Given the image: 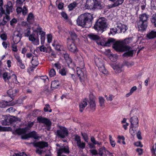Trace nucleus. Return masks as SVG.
Returning <instances> with one entry per match:
<instances>
[{"label":"nucleus","instance_id":"obj_53","mask_svg":"<svg viewBox=\"0 0 156 156\" xmlns=\"http://www.w3.org/2000/svg\"><path fill=\"white\" fill-rule=\"evenodd\" d=\"M116 28H113L111 29L110 33L112 34H115L116 33H119ZM110 34V33H109Z\"/></svg>","mask_w":156,"mask_h":156},{"label":"nucleus","instance_id":"obj_26","mask_svg":"<svg viewBox=\"0 0 156 156\" xmlns=\"http://www.w3.org/2000/svg\"><path fill=\"white\" fill-rule=\"evenodd\" d=\"M88 37L91 40L98 41L100 39V37L97 35L93 34H88Z\"/></svg>","mask_w":156,"mask_h":156},{"label":"nucleus","instance_id":"obj_47","mask_svg":"<svg viewBox=\"0 0 156 156\" xmlns=\"http://www.w3.org/2000/svg\"><path fill=\"white\" fill-rule=\"evenodd\" d=\"M67 71L66 69L62 68L59 71V73L62 76L66 75Z\"/></svg>","mask_w":156,"mask_h":156},{"label":"nucleus","instance_id":"obj_55","mask_svg":"<svg viewBox=\"0 0 156 156\" xmlns=\"http://www.w3.org/2000/svg\"><path fill=\"white\" fill-rule=\"evenodd\" d=\"M81 135L83 137L84 140L87 142H88V136L87 134L85 133H81Z\"/></svg>","mask_w":156,"mask_h":156},{"label":"nucleus","instance_id":"obj_33","mask_svg":"<svg viewBox=\"0 0 156 156\" xmlns=\"http://www.w3.org/2000/svg\"><path fill=\"white\" fill-rule=\"evenodd\" d=\"M78 60L79 63L80 67L83 68L84 66V62L83 58L81 57H79L77 58V61Z\"/></svg>","mask_w":156,"mask_h":156},{"label":"nucleus","instance_id":"obj_23","mask_svg":"<svg viewBox=\"0 0 156 156\" xmlns=\"http://www.w3.org/2000/svg\"><path fill=\"white\" fill-rule=\"evenodd\" d=\"M27 129V128H19L17 129L14 131V134H15L16 133L18 135L25 134L27 132L26 131Z\"/></svg>","mask_w":156,"mask_h":156},{"label":"nucleus","instance_id":"obj_9","mask_svg":"<svg viewBox=\"0 0 156 156\" xmlns=\"http://www.w3.org/2000/svg\"><path fill=\"white\" fill-rule=\"evenodd\" d=\"M28 144H32L35 147H38L39 148L42 149L45 147H48V144L47 142L45 141H39L36 143L31 142L30 143H27Z\"/></svg>","mask_w":156,"mask_h":156},{"label":"nucleus","instance_id":"obj_39","mask_svg":"<svg viewBox=\"0 0 156 156\" xmlns=\"http://www.w3.org/2000/svg\"><path fill=\"white\" fill-rule=\"evenodd\" d=\"M69 33L72 40L74 41L76 39L77 35L75 32L70 31L69 32Z\"/></svg>","mask_w":156,"mask_h":156},{"label":"nucleus","instance_id":"obj_44","mask_svg":"<svg viewBox=\"0 0 156 156\" xmlns=\"http://www.w3.org/2000/svg\"><path fill=\"white\" fill-rule=\"evenodd\" d=\"M112 67L113 69L115 70V72L116 73H120L122 71L121 68L117 66H114Z\"/></svg>","mask_w":156,"mask_h":156},{"label":"nucleus","instance_id":"obj_50","mask_svg":"<svg viewBox=\"0 0 156 156\" xmlns=\"http://www.w3.org/2000/svg\"><path fill=\"white\" fill-rule=\"evenodd\" d=\"M40 79L41 82H43L44 83H45L48 81V78L46 76H41Z\"/></svg>","mask_w":156,"mask_h":156},{"label":"nucleus","instance_id":"obj_61","mask_svg":"<svg viewBox=\"0 0 156 156\" xmlns=\"http://www.w3.org/2000/svg\"><path fill=\"white\" fill-rule=\"evenodd\" d=\"M2 45L4 48L6 49L8 45L9 46L10 45V44L8 41H3L2 43Z\"/></svg>","mask_w":156,"mask_h":156},{"label":"nucleus","instance_id":"obj_17","mask_svg":"<svg viewBox=\"0 0 156 156\" xmlns=\"http://www.w3.org/2000/svg\"><path fill=\"white\" fill-rule=\"evenodd\" d=\"M5 8L6 12L4 13L6 15L9 14L10 12H12L13 6L12 3L10 1H9L7 2V5H5Z\"/></svg>","mask_w":156,"mask_h":156},{"label":"nucleus","instance_id":"obj_41","mask_svg":"<svg viewBox=\"0 0 156 156\" xmlns=\"http://www.w3.org/2000/svg\"><path fill=\"white\" fill-rule=\"evenodd\" d=\"M64 58L66 62L69 63H71L72 62V60L69 57V55L67 53H65L64 54Z\"/></svg>","mask_w":156,"mask_h":156},{"label":"nucleus","instance_id":"obj_42","mask_svg":"<svg viewBox=\"0 0 156 156\" xmlns=\"http://www.w3.org/2000/svg\"><path fill=\"white\" fill-rule=\"evenodd\" d=\"M2 123L3 125H9L10 124L9 118L7 117L2 121Z\"/></svg>","mask_w":156,"mask_h":156},{"label":"nucleus","instance_id":"obj_18","mask_svg":"<svg viewBox=\"0 0 156 156\" xmlns=\"http://www.w3.org/2000/svg\"><path fill=\"white\" fill-rule=\"evenodd\" d=\"M87 99L86 98H85L79 103V111L80 112H82L83 111L85 107L87 105Z\"/></svg>","mask_w":156,"mask_h":156},{"label":"nucleus","instance_id":"obj_14","mask_svg":"<svg viewBox=\"0 0 156 156\" xmlns=\"http://www.w3.org/2000/svg\"><path fill=\"white\" fill-rule=\"evenodd\" d=\"M37 120L39 123H44L48 126H50L51 125V122L47 119L39 116L37 118Z\"/></svg>","mask_w":156,"mask_h":156},{"label":"nucleus","instance_id":"obj_7","mask_svg":"<svg viewBox=\"0 0 156 156\" xmlns=\"http://www.w3.org/2000/svg\"><path fill=\"white\" fill-rule=\"evenodd\" d=\"M67 48L70 51L74 54L77 53L78 50L76 46L69 37L67 39Z\"/></svg>","mask_w":156,"mask_h":156},{"label":"nucleus","instance_id":"obj_16","mask_svg":"<svg viewBox=\"0 0 156 156\" xmlns=\"http://www.w3.org/2000/svg\"><path fill=\"white\" fill-rule=\"evenodd\" d=\"M115 28L119 33H124L127 29V27L125 25L120 23H117V27Z\"/></svg>","mask_w":156,"mask_h":156},{"label":"nucleus","instance_id":"obj_56","mask_svg":"<svg viewBox=\"0 0 156 156\" xmlns=\"http://www.w3.org/2000/svg\"><path fill=\"white\" fill-rule=\"evenodd\" d=\"M16 44H15L13 42V43L12 44L11 47L12 48V51L15 52H16L18 51L17 46L16 45Z\"/></svg>","mask_w":156,"mask_h":156},{"label":"nucleus","instance_id":"obj_59","mask_svg":"<svg viewBox=\"0 0 156 156\" xmlns=\"http://www.w3.org/2000/svg\"><path fill=\"white\" fill-rule=\"evenodd\" d=\"M9 120L10 124L15 122L17 120L16 118L14 116H12L10 118H9Z\"/></svg>","mask_w":156,"mask_h":156},{"label":"nucleus","instance_id":"obj_60","mask_svg":"<svg viewBox=\"0 0 156 156\" xmlns=\"http://www.w3.org/2000/svg\"><path fill=\"white\" fill-rule=\"evenodd\" d=\"M105 97L106 98V99L107 101H112V98H113V96L112 95L110 94L109 96L108 97L106 95H105Z\"/></svg>","mask_w":156,"mask_h":156},{"label":"nucleus","instance_id":"obj_30","mask_svg":"<svg viewBox=\"0 0 156 156\" xmlns=\"http://www.w3.org/2000/svg\"><path fill=\"white\" fill-rule=\"evenodd\" d=\"M59 85L58 82L57 80H55L51 82V87L52 90L57 88Z\"/></svg>","mask_w":156,"mask_h":156},{"label":"nucleus","instance_id":"obj_31","mask_svg":"<svg viewBox=\"0 0 156 156\" xmlns=\"http://www.w3.org/2000/svg\"><path fill=\"white\" fill-rule=\"evenodd\" d=\"M147 36L149 39H153L156 37V31H151L147 34Z\"/></svg>","mask_w":156,"mask_h":156},{"label":"nucleus","instance_id":"obj_3","mask_svg":"<svg viewBox=\"0 0 156 156\" xmlns=\"http://www.w3.org/2000/svg\"><path fill=\"white\" fill-rule=\"evenodd\" d=\"M85 6L87 9L92 10L102 8L101 0H87Z\"/></svg>","mask_w":156,"mask_h":156},{"label":"nucleus","instance_id":"obj_5","mask_svg":"<svg viewBox=\"0 0 156 156\" xmlns=\"http://www.w3.org/2000/svg\"><path fill=\"white\" fill-rule=\"evenodd\" d=\"M60 129L57 130L56 135L58 137L64 138L68 135V131L66 128L62 126H59Z\"/></svg>","mask_w":156,"mask_h":156},{"label":"nucleus","instance_id":"obj_1","mask_svg":"<svg viewBox=\"0 0 156 156\" xmlns=\"http://www.w3.org/2000/svg\"><path fill=\"white\" fill-rule=\"evenodd\" d=\"M98 45L102 46H109L111 44H113V48L116 50L123 51H129V47L126 45H123L121 43L117 42H115V40L112 38H109L107 41H105L104 40H101V39L97 41Z\"/></svg>","mask_w":156,"mask_h":156},{"label":"nucleus","instance_id":"obj_25","mask_svg":"<svg viewBox=\"0 0 156 156\" xmlns=\"http://www.w3.org/2000/svg\"><path fill=\"white\" fill-rule=\"evenodd\" d=\"M31 63L33 67L37 66L39 64L37 57L36 56H33L32 57Z\"/></svg>","mask_w":156,"mask_h":156},{"label":"nucleus","instance_id":"obj_29","mask_svg":"<svg viewBox=\"0 0 156 156\" xmlns=\"http://www.w3.org/2000/svg\"><path fill=\"white\" fill-rule=\"evenodd\" d=\"M94 61L96 65L98 67H100V66H102L103 65V61L100 58L97 57L95 58Z\"/></svg>","mask_w":156,"mask_h":156},{"label":"nucleus","instance_id":"obj_62","mask_svg":"<svg viewBox=\"0 0 156 156\" xmlns=\"http://www.w3.org/2000/svg\"><path fill=\"white\" fill-rule=\"evenodd\" d=\"M152 153L156 156V143L155 146H153L152 148L151 149Z\"/></svg>","mask_w":156,"mask_h":156},{"label":"nucleus","instance_id":"obj_40","mask_svg":"<svg viewBox=\"0 0 156 156\" xmlns=\"http://www.w3.org/2000/svg\"><path fill=\"white\" fill-rule=\"evenodd\" d=\"M52 45L55 47V49L58 51H60V45L58 44L57 42L55 41L52 44Z\"/></svg>","mask_w":156,"mask_h":156},{"label":"nucleus","instance_id":"obj_27","mask_svg":"<svg viewBox=\"0 0 156 156\" xmlns=\"http://www.w3.org/2000/svg\"><path fill=\"white\" fill-rule=\"evenodd\" d=\"M10 20L9 16L8 15H6L5 17H4L2 22H0V26H4L7 23V21Z\"/></svg>","mask_w":156,"mask_h":156},{"label":"nucleus","instance_id":"obj_43","mask_svg":"<svg viewBox=\"0 0 156 156\" xmlns=\"http://www.w3.org/2000/svg\"><path fill=\"white\" fill-rule=\"evenodd\" d=\"M98 68L100 71L103 73L104 74H106L108 72L106 69H105L104 65H102V66H100V67Z\"/></svg>","mask_w":156,"mask_h":156},{"label":"nucleus","instance_id":"obj_20","mask_svg":"<svg viewBox=\"0 0 156 156\" xmlns=\"http://www.w3.org/2000/svg\"><path fill=\"white\" fill-rule=\"evenodd\" d=\"M29 39L30 41L32 42L35 45H38L39 44V40L38 38L35 37V34H32L29 37Z\"/></svg>","mask_w":156,"mask_h":156},{"label":"nucleus","instance_id":"obj_58","mask_svg":"<svg viewBox=\"0 0 156 156\" xmlns=\"http://www.w3.org/2000/svg\"><path fill=\"white\" fill-rule=\"evenodd\" d=\"M89 151L92 155H95L98 154L97 151L96 149H90Z\"/></svg>","mask_w":156,"mask_h":156},{"label":"nucleus","instance_id":"obj_52","mask_svg":"<svg viewBox=\"0 0 156 156\" xmlns=\"http://www.w3.org/2000/svg\"><path fill=\"white\" fill-rule=\"evenodd\" d=\"M34 122H29L27 126L25 127L27 128L26 131H27L28 130H30L31 127L33 126L34 124Z\"/></svg>","mask_w":156,"mask_h":156},{"label":"nucleus","instance_id":"obj_63","mask_svg":"<svg viewBox=\"0 0 156 156\" xmlns=\"http://www.w3.org/2000/svg\"><path fill=\"white\" fill-rule=\"evenodd\" d=\"M22 14L23 15H26L27 13V9L25 6H24L23 7V9H22Z\"/></svg>","mask_w":156,"mask_h":156},{"label":"nucleus","instance_id":"obj_37","mask_svg":"<svg viewBox=\"0 0 156 156\" xmlns=\"http://www.w3.org/2000/svg\"><path fill=\"white\" fill-rule=\"evenodd\" d=\"M90 140L92 143L95 145L97 144L98 145H100L102 144L101 142H99L98 141H96L95 138L93 136H91L90 137Z\"/></svg>","mask_w":156,"mask_h":156},{"label":"nucleus","instance_id":"obj_64","mask_svg":"<svg viewBox=\"0 0 156 156\" xmlns=\"http://www.w3.org/2000/svg\"><path fill=\"white\" fill-rule=\"evenodd\" d=\"M3 4V0H0V7H1L0 8V11L2 14H4V10L3 9V8L2 7Z\"/></svg>","mask_w":156,"mask_h":156},{"label":"nucleus","instance_id":"obj_49","mask_svg":"<svg viewBox=\"0 0 156 156\" xmlns=\"http://www.w3.org/2000/svg\"><path fill=\"white\" fill-rule=\"evenodd\" d=\"M76 145L78 147L81 149L84 148L85 147V143L84 142H81V141Z\"/></svg>","mask_w":156,"mask_h":156},{"label":"nucleus","instance_id":"obj_36","mask_svg":"<svg viewBox=\"0 0 156 156\" xmlns=\"http://www.w3.org/2000/svg\"><path fill=\"white\" fill-rule=\"evenodd\" d=\"M77 5V3L75 2H74L70 4L68 6V8L69 10L71 11Z\"/></svg>","mask_w":156,"mask_h":156},{"label":"nucleus","instance_id":"obj_15","mask_svg":"<svg viewBox=\"0 0 156 156\" xmlns=\"http://www.w3.org/2000/svg\"><path fill=\"white\" fill-rule=\"evenodd\" d=\"M17 91V90L16 89H9L8 90L7 92V94L9 95V96L11 98L12 100L6 101L5 102H9L11 101L13 99V98L14 96L16 95Z\"/></svg>","mask_w":156,"mask_h":156},{"label":"nucleus","instance_id":"obj_12","mask_svg":"<svg viewBox=\"0 0 156 156\" xmlns=\"http://www.w3.org/2000/svg\"><path fill=\"white\" fill-rule=\"evenodd\" d=\"M63 153L69 154V151L68 146H62V148L59 149L57 151L58 156H60Z\"/></svg>","mask_w":156,"mask_h":156},{"label":"nucleus","instance_id":"obj_51","mask_svg":"<svg viewBox=\"0 0 156 156\" xmlns=\"http://www.w3.org/2000/svg\"><path fill=\"white\" fill-rule=\"evenodd\" d=\"M133 55V51H129L128 52L125 53L123 55L125 57L132 56Z\"/></svg>","mask_w":156,"mask_h":156},{"label":"nucleus","instance_id":"obj_54","mask_svg":"<svg viewBox=\"0 0 156 156\" xmlns=\"http://www.w3.org/2000/svg\"><path fill=\"white\" fill-rule=\"evenodd\" d=\"M42 28L39 26V25H38L37 27L34 30V31L36 32L37 34H40V33H41V32H42Z\"/></svg>","mask_w":156,"mask_h":156},{"label":"nucleus","instance_id":"obj_57","mask_svg":"<svg viewBox=\"0 0 156 156\" xmlns=\"http://www.w3.org/2000/svg\"><path fill=\"white\" fill-rule=\"evenodd\" d=\"M132 41V38L131 37L125 39L123 41V42L126 44H128L131 42Z\"/></svg>","mask_w":156,"mask_h":156},{"label":"nucleus","instance_id":"obj_34","mask_svg":"<svg viewBox=\"0 0 156 156\" xmlns=\"http://www.w3.org/2000/svg\"><path fill=\"white\" fill-rule=\"evenodd\" d=\"M106 149L104 147H103L101 148H99L98 150V154L100 156H102L104 152H105V153H106Z\"/></svg>","mask_w":156,"mask_h":156},{"label":"nucleus","instance_id":"obj_32","mask_svg":"<svg viewBox=\"0 0 156 156\" xmlns=\"http://www.w3.org/2000/svg\"><path fill=\"white\" fill-rule=\"evenodd\" d=\"M98 99L100 106L103 108H104L105 107V99L101 96H99Z\"/></svg>","mask_w":156,"mask_h":156},{"label":"nucleus","instance_id":"obj_22","mask_svg":"<svg viewBox=\"0 0 156 156\" xmlns=\"http://www.w3.org/2000/svg\"><path fill=\"white\" fill-rule=\"evenodd\" d=\"M89 107L92 111H94L95 110L96 108V104L95 100L94 98H90L89 102Z\"/></svg>","mask_w":156,"mask_h":156},{"label":"nucleus","instance_id":"obj_46","mask_svg":"<svg viewBox=\"0 0 156 156\" xmlns=\"http://www.w3.org/2000/svg\"><path fill=\"white\" fill-rule=\"evenodd\" d=\"M25 0H16V6H21Z\"/></svg>","mask_w":156,"mask_h":156},{"label":"nucleus","instance_id":"obj_24","mask_svg":"<svg viewBox=\"0 0 156 156\" xmlns=\"http://www.w3.org/2000/svg\"><path fill=\"white\" fill-rule=\"evenodd\" d=\"M112 2H115L112 5L111 7H115L119 5H121L123 2L124 0H109Z\"/></svg>","mask_w":156,"mask_h":156},{"label":"nucleus","instance_id":"obj_2","mask_svg":"<svg viewBox=\"0 0 156 156\" xmlns=\"http://www.w3.org/2000/svg\"><path fill=\"white\" fill-rule=\"evenodd\" d=\"M93 17L90 13H86L80 15L78 18L76 22L78 25L86 27H90L92 23Z\"/></svg>","mask_w":156,"mask_h":156},{"label":"nucleus","instance_id":"obj_11","mask_svg":"<svg viewBox=\"0 0 156 156\" xmlns=\"http://www.w3.org/2000/svg\"><path fill=\"white\" fill-rule=\"evenodd\" d=\"M13 37V41L15 44H17L20 41L22 34L18 31L14 32Z\"/></svg>","mask_w":156,"mask_h":156},{"label":"nucleus","instance_id":"obj_19","mask_svg":"<svg viewBox=\"0 0 156 156\" xmlns=\"http://www.w3.org/2000/svg\"><path fill=\"white\" fill-rule=\"evenodd\" d=\"M77 73L80 79V82L83 83L84 80L86 78V74H84L81 70H78L77 71Z\"/></svg>","mask_w":156,"mask_h":156},{"label":"nucleus","instance_id":"obj_13","mask_svg":"<svg viewBox=\"0 0 156 156\" xmlns=\"http://www.w3.org/2000/svg\"><path fill=\"white\" fill-rule=\"evenodd\" d=\"M130 126L135 128H137L138 126V119L136 116H134L130 118Z\"/></svg>","mask_w":156,"mask_h":156},{"label":"nucleus","instance_id":"obj_35","mask_svg":"<svg viewBox=\"0 0 156 156\" xmlns=\"http://www.w3.org/2000/svg\"><path fill=\"white\" fill-rule=\"evenodd\" d=\"M151 20L154 26L156 27V13L153 15Z\"/></svg>","mask_w":156,"mask_h":156},{"label":"nucleus","instance_id":"obj_21","mask_svg":"<svg viewBox=\"0 0 156 156\" xmlns=\"http://www.w3.org/2000/svg\"><path fill=\"white\" fill-rule=\"evenodd\" d=\"M149 16L146 13H143L139 15L138 21L148 23V20Z\"/></svg>","mask_w":156,"mask_h":156},{"label":"nucleus","instance_id":"obj_8","mask_svg":"<svg viewBox=\"0 0 156 156\" xmlns=\"http://www.w3.org/2000/svg\"><path fill=\"white\" fill-rule=\"evenodd\" d=\"M148 23L144 22L138 21L137 22V26L139 31L142 32L146 30L147 27Z\"/></svg>","mask_w":156,"mask_h":156},{"label":"nucleus","instance_id":"obj_10","mask_svg":"<svg viewBox=\"0 0 156 156\" xmlns=\"http://www.w3.org/2000/svg\"><path fill=\"white\" fill-rule=\"evenodd\" d=\"M32 137L35 139H38L39 136L37 135V133L33 131L25 135L21 136V138L23 139H26L28 138Z\"/></svg>","mask_w":156,"mask_h":156},{"label":"nucleus","instance_id":"obj_45","mask_svg":"<svg viewBox=\"0 0 156 156\" xmlns=\"http://www.w3.org/2000/svg\"><path fill=\"white\" fill-rule=\"evenodd\" d=\"M74 139L75 140L76 142V144L80 143L81 141V138L80 136L78 135H75L74 136Z\"/></svg>","mask_w":156,"mask_h":156},{"label":"nucleus","instance_id":"obj_4","mask_svg":"<svg viewBox=\"0 0 156 156\" xmlns=\"http://www.w3.org/2000/svg\"><path fill=\"white\" fill-rule=\"evenodd\" d=\"M107 26L106 19L103 17L98 19L96 22L94 27L96 30L102 33L104 31V29L106 28Z\"/></svg>","mask_w":156,"mask_h":156},{"label":"nucleus","instance_id":"obj_48","mask_svg":"<svg viewBox=\"0 0 156 156\" xmlns=\"http://www.w3.org/2000/svg\"><path fill=\"white\" fill-rule=\"evenodd\" d=\"M56 75V72L53 69H51L49 71V75L51 77H54Z\"/></svg>","mask_w":156,"mask_h":156},{"label":"nucleus","instance_id":"obj_28","mask_svg":"<svg viewBox=\"0 0 156 156\" xmlns=\"http://www.w3.org/2000/svg\"><path fill=\"white\" fill-rule=\"evenodd\" d=\"M27 20L29 24H32L34 21V17L33 14L30 13L27 17Z\"/></svg>","mask_w":156,"mask_h":156},{"label":"nucleus","instance_id":"obj_6","mask_svg":"<svg viewBox=\"0 0 156 156\" xmlns=\"http://www.w3.org/2000/svg\"><path fill=\"white\" fill-rule=\"evenodd\" d=\"M2 77L3 80L5 82H8L9 81V80L11 79L12 82L13 83H16L17 80L16 79V76L14 74L11 75L10 73L5 72L3 73Z\"/></svg>","mask_w":156,"mask_h":156},{"label":"nucleus","instance_id":"obj_38","mask_svg":"<svg viewBox=\"0 0 156 156\" xmlns=\"http://www.w3.org/2000/svg\"><path fill=\"white\" fill-rule=\"evenodd\" d=\"M136 128H135V127L132 128V126H130L129 132L131 135L133 136L135 135L136 133Z\"/></svg>","mask_w":156,"mask_h":156}]
</instances>
